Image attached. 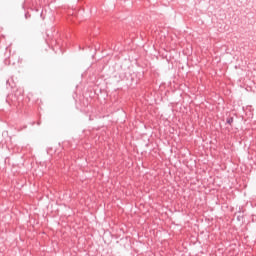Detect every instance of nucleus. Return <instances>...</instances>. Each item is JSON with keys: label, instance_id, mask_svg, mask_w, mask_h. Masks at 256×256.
<instances>
[{"label": "nucleus", "instance_id": "2", "mask_svg": "<svg viewBox=\"0 0 256 256\" xmlns=\"http://www.w3.org/2000/svg\"><path fill=\"white\" fill-rule=\"evenodd\" d=\"M6 87L7 89H15L17 87L13 77H10L8 80H6Z\"/></svg>", "mask_w": 256, "mask_h": 256}, {"label": "nucleus", "instance_id": "3", "mask_svg": "<svg viewBox=\"0 0 256 256\" xmlns=\"http://www.w3.org/2000/svg\"><path fill=\"white\" fill-rule=\"evenodd\" d=\"M226 123H228V125H233V117L227 118Z\"/></svg>", "mask_w": 256, "mask_h": 256}, {"label": "nucleus", "instance_id": "1", "mask_svg": "<svg viewBox=\"0 0 256 256\" xmlns=\"http://www.w3.org/2000/svg\"><path fill=\"white\" fill-rule=\"evenodd\" d=\"M6 101L10 106H13V107H17V105H19V98H17V95L15 94L8 95V98Z\"/></svg>", "mask_w": 256, "mask_h": 256}, {"label": "nucleus", "instance_id": "4", "mask_svg": "<svg viewBox=\"0 0 256 256\" xmlns=\"http://www.w3.org/2000/svg\"><path fill=\"white\" fill-rule=\"evenodd\" d=\"M37 125H41V121H38V122H37Z\"/></svg>", "mask_w": 256, "mask_h": 256}]
</instances>
